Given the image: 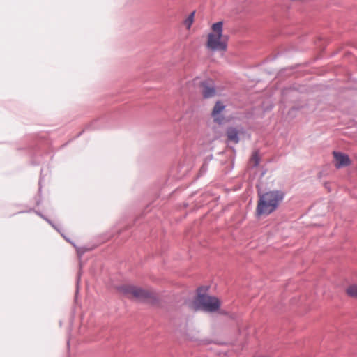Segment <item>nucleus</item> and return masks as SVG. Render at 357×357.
Returning <instances> with one entry per match:
<instances>
[{"mask_svg": "<svg viewBox=\"0 0 357 357\" xmlns=\"http://www.w3.org/2000/svg\"><path fill=\"white\" fill-rule=\"evenodd\" d=\"M79 276H78V278H77V283L79 282Z\"/></svg>", "mask_w": 357, "mask_h": 357, "instance_id": "obj_15", "label": "nucleus"}, {"mask_svg": "<svg viewBox=\"0 0 357 357\" xmlns=\"http://www.w3.org/2000/svg\"><path fill=\"white\" fill-rule=\"evenodd\" d=\"M259 161H260V158H259V152L255 151L252 153V158L250 159V162L252 163V165L254 167H256L259 165Z\"/></svg>", "mask_w": 357, "mask_h": 357, "instance_id": "obj_9", "label": "nucleus"}, {"mask_svg": "<svg viewBox=\"0 0 357 357\" xmlns=\"http://www.w3.org/2000/svg\"><path fill=\"white\" fill-rule=\"evenodd\" d=\"M226 133L229 141L235 144L239 142L238 132L236 128L233 127L228 128Z\"/></svg>", "mask_w": 357, "mask_h": 357, "instance_id": "obj_8", "label": "nucleus"}, {"mask_svg": "<svg viewBox=\"0 0 357 357\" xmlns=\"http://www.w3.org/2000/svg\"><path fill=\"white\" fill-rule=\"evenodd\" d=\"M119 290L128 297L132 296L142 301L153 298V294L151 292L135 286L122 285L119 287Z\"/></svg>", "mask_w": 357, "mask_h": 357, "instance_id": "obj_4", "label": "nucleus"}, {"mask_svg": "<svg viewBox=\"0 0 357 357\" xmlns=\"http://www.w3.org/2000/svg\"><path fill=\"white\" fill-rule=\"evenodd\" d=\"M225 106L220 101H218L212 111V116H213L215 121L218 122L219 123H222V119H219L218 116L221 112H222L225 109Z\"/></svg>", "mask_w": 357, "mask_h": 357, "instance_id": "obj_7", "label": "nucleus"}, {"mask_svg": "<svg viewBox=\"0 0 357 357\" xmlns=\"http://www.w3.org/2000/svg\"><path fill=\"white\" fill-rule=\"evenodd\" d=\"M77 252L79 255H82L84 252V250H81L80 248L77 249Z\"/></svg>", "mask_w": 357, "mask_h": 357, "instance_id": "obj_14", "label": "nucleus"}, {"mask_svg": "<svg viewBox=\"0 0 357 357\" xmlns=\"http://www.w3.org/2000/svg\"><path fill=\"white\" fill-rule=\"evenodd\" d=\"M195 12H192L185 20L184 24L188 29H190L194 20Z\"/></svg>", "mask_w": 357, "mask_h": 357, "instance_id": "obj_11", "label": "nucleus"}, {"mask_svg": "<svg viewBox=\"0 0 357 357\" xmlns=\"http://www.w3.org/2000/svg\"><path fill=\"white\" fill-rule=\"evenodd\" d=\"M333 156L335 162V166L338 169L349 166L351 163V160L347 154L333 151Z\"/></svg>", "mask_w": 357, "mask_h": 357, "instance_id": "obj_6", "label": "nucleus"}, {"mask_svg": "<svg viewBox=\"0 0 357 357\" xmlns=\"http://www.w3.org/2000/svg\"><path fill=\"white\" fill-rule=\"evenodd\" d=\"M216 357H229L226 354H221L217 356Z\"/></svg>", "mask_w": 357, "mask_h": 357, "instance_id": "obj_13", "label": "nucleus"}, {"mask_svg": "<svg viewBox=\"0 0 357 357\" xmlns=\"http://www.w3.org/2000/svg\"><path fill=\"white\" fill-rule=\"evenodd\" d=\"M41 218H43L44 220H45L49 224H50L54 229H56V230L59 231V229H57V227L52 222V221H50V220H48L47 218H45L42 214L40 213H38Z\"/></svg>", "mask_w": 357, "mask_h": 357, "instance_id": "obj_12", "label": "nucleus"}, {"mask_svg": "<svg viewBox=\"0 0 357 357\" xmlns=\"http://www.w3.org/2000/svg\"><path fill=\"white\" fill-rule=\"evenodd\" d=\"M201 87L202 89V93L204 98H209L215 96L216 91L213 80L206 79L202 82Z\"/></svg>", "mask_w": 357, "mask_h": 357, "instance_id": "obj_5", "label": "nucleus"}, {"mask_svg": "<svg viewBox=\"0 0 357 357\" xmlns=\"http://www.w3.org/2000/svg\"><path fill=\"white\" fill-rule=\"evenodd\" d=\"M207 289L201 287L197 289V296L195 298L192 307L195 311L202 310L207 312H215L220 307V301L214 296L206 295L202 291H206Z\"/></svg>", "mask_w": 357, "mask_h": 357, "instance_id": "obj_2", "label": "nucleus"}, {"mask_svg": "<svg viewBox=\"0 0 357 357\" xmlns=\"http://www.w3.org/2000/svg\"><path fill=\"white\" fill-rule=\"evenodd\" d=\"M284 198V193L281 190H271L259 193V200L256 208L257 217L267 216L277 210Z\"/></svg>", "mask_w": 357, "mask_h": 357, "instance_id": "obj_1", "label": "nucleus"}, {"mask_svg": "<svg viewBox=\"0 0 357 357\" xmlns=\"http://www.w3.org/2000/svg\"><path fill=\"white\" fill-rule=\"evenodd\" d=\"M222 22L220 21L212 25V30L214 33L208 35L206 47L213 52L225 51L227 43L222 40Z\"/></svg>", "mask_w": 357, "mask_h": 357, "instance_id": "obj_3", "label": "nucleus"}, {"mask_svg": "<svg viewBox=\"0 0 357 357\" xmlns=\"http://www.w3.org/2000/svg\"><path fill=\"white\" fill-rule=\"evenodd\" d=\"M347 293L351 296L357 298V284L351 285L348 287Z\"/></svg>", "mask_w": 357, "mask_h": 357, "instance_id": "obj_10", "label": "nucleus"}]
</instances>
